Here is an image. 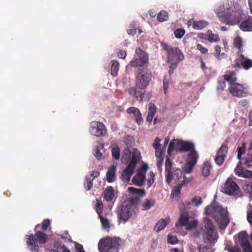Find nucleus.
I'll list each match as a JSON object with an SVG mask.
<instances>
[{
	"label": "nucleus",
	"mask_w": 252,
	"mask_h": 252,
	"mask_svg": "<svg viewBox=\"0 0 252 252\" xmlns=\"http://www.w3.org/2000/svg\"><path fill=\"white\" fill-rule=\"evenodd\" d=\"M222 192L230 196L238 197L241 196V191L239 186L231 178H228L223 185Z\"/></svg>",
	"instance_id": "nucleus-7"
},
{
	"label": "nucleus",
	"mask_w": 252,
	"mask_h": 252,
	"mask_svg": "<svg viewBox=\"0 0 252 252\" xmlns=\"http://www.w3.org/2000/svg\"><path fill=\"white\" fill-rule=\"evenodd\" d=\"M178 145H180V148L179 150L181 152H189L192 150H195L194 145L193 143L188 141L178 142Z\"/></svg>",
	"instance_id": "nucleus-19"
},
{
	"label": "nucleus",
	"mask_w": 252,
	"mask_h": 252,
	"mask_svg": "<svg viewBox=\"0 0 252 252\" xmlns=\"http://www.w3.org/2000/svg\"><path fill=\"white\" fill-rule=\"evenodd\" d=\"M212 164L209 161H205L202 169V175L204 177H207L210 175Z\"/></svg>",
	"instance_id": "nucleus-32"
},
{
	"label": "nucleus",
	"mask_w": 252,
	"mask_h": 252,
	"mask_svg": "<svg viewBox=\"0 0 252 252\" xmlns=\"http://www.w3.org/2000/svg\"><path fill=\"white\" fill-rule=\"evenodd\" d=\"M135 168V167L128 165L122 173V180L126 182L129 181Z\"/></svg>",
	"instance_id": "nucleus-23"
},
{
	"label": "nucleus",
	"mask_w": 252,
	"mask_h": 252,
	"mask_svg": "<svg viewBox=\"0 0 252 252\" xmlns=\"http://www.w3.org/2000/svg\"><path fill=\"white\" fill-rule=\"evenodd\" d=\"M156 111L155 106L153 103H150L148 108V115L146 118V121L148 122H152Z\"/></svg>",
	"instance_id": "nucleus-33"
},
{
	"label": "nucleus",
	"mask_w": 252,
	"mask_h": 252,
	"mask_svg": "<svg viewBox=\"0 0 252 252\" xmlns=\"http://www.w3.org/2000/svg\"><path fill=\"white\" fill-rule=\"evenodd\" d=\"M230 93L234 96L238 97H246L248 95V91L243 85L239 83L234 84L229 88Z\"/></svg>",
	"instance_id": "nucleus-14"
},
{
	"label": "nucleus",
	"mask_w": 252,
	"mask_h": 252,
	"mask_svg": "<svg viewBox=\"0 0 252 252\" xmlns=\"http://www.w3.org/2000/svg\"><path fill=\"white\" fill-rule=\"evenodd\" d=\"M192 202L194 203L196 206H198L202 203V199L199 196H195L192 199Z\"/></svg>",
	"instance_id": "nucleus-62"
},
{
	"label": "nucleus",
	"mask_w": 252,
	"mask_h": 252,
	"mask_svg": "<svg viewBox=\"0 0 252 252\" xmlns=\"http://www.w3.org/2000/svg\"><path fill=\"white\" fill-rule=\"evenodd\" d=\"M170 218L166 217L165 219H161L158 221L154 227V230L157 232H159L163 229L165 226L169 223Z\"/></svg>",
	"instance_id": "nucleus-26"
},
{
	"label": "nucleus",
	"mask_w": 252,
	"mask_h": 252,
	"mask_svg": "<svg viewBox=\"0 0 252 252\" xmlns=\"http://www.w3.org/2000/svg\"><path fill=\"white\" fill-rule=\"evenodd\" d=\"M90 132L97 137L104 136L107 133L105 125L99 122L93 121L90 123Z\"/></svg>",
	"instance_id": "nucleus-11"
},
{
	"label": "nucleus",
	"mask_w": 252,
	"mask_h": 252,
	"mask_svg": "<svg viewBox=\"0 0 252 252\" xmlns=\"http://www.w3.org/2000/svg\"><path fill=\"white\" fill-rule=\"evenodd\" d=\"M238 58L235 61L234 67L248 70L252 67V60L245 57L242 53L238 54Z\"/></svg>",
	"instance_id": "nucleus-12"
},
{
	"label": "nucleus",
	"mask_w": 252,
	"mask_h": 252,
	"mask_svg": "<svg viewBox=\"0 0 252 252\" xmlns=\"http://www.w3.org/2000/svg\"><path fill=\"white\" fill-rule=\"evenodd\" d=\"M95 209L96 213L98 214L99 217L101 216V214L102 213L103 209V205L101 201L97 200V204L96 205Z\"/></svg>",
	"instance_id": "nucleus-53"
},
{
	"label": "nucleus",
	"mask_w": 252,
	"mask_h": 252,
	"mask_svg": "<svg viewBox=\"0 0 252 252\" xmlns=\"http://www.w3.org/2000/svg\"><path fill=\"white\" fill-rule=\"evenodd\" d=\"M235 174L238 177L245 178H252V171L242 166V162L239 161L234 169Z\"/></svg>",
	"instance_id": "nucleus-17"
},
{
	"label": "nucleus",
	"mask_w": 252,
	"mask_h": 252,
	"mask_svg": "<svg viewBox=\"0 0 252 252\" xmlns=\"http://www.w3.org/2000/svg\"><path fill=\"white\" fill-rule=\"evenodd\" d=\"M168 19V13L163 10L160 11L157 15V19L159 22L167 21Z\"/></svg>",
	"instance_id": "nucleus-42"
},
{
	"label": "nucleus",
	"mask_w": 252,
	"mask_h": 252,
	"mask_svg": "<svg viewBox=\"0 0 252 252\" xmlns=\"http://www.w3.org/2000/svg\"><path fill=\"white\" fill-rule=\"evenodd\" d=\"M207 34L205 35L204 38L210 42H218L220 40L219 36L217 34L212 33L211 31H208Z\"/></svg>",
	"instance_id": "nucleus-36"
},
{
	"label": "nucleus",
	"mask_w": 252,
	"mask_h": 252,
	"mask_svg": "<svg viewBox=\"0 0 252 252\" xmlns=\"http://www.w3.org/2000/svg\"><path fill=\"white\" fill-rule=\"evenodd\" d=\"M189 182V180L186 178L184 177V179L182 181V182L180 184H178L177 186H176L173 191V193L176 194L178 195L180 193V190L183 187V186L187 183Z\"/></svg>",
	"instance_id": "nucleus-41"
},
{
	"label": "nucleus",
	"mask_w": 252,
	"mask_h": 252,
	"mask_svg": "<svg viewBox=\"0 0 252 252\" xmlns=\"http://www.w3.org/2000/svg\"><path fill=\"white\" fill-rule=\"evenodd\" d=\"M140 153L137 149H134L132 153V159L128 165L135 167L137 162L139 160Z\"/></svg>",
	"instance_id": "nucleus-30"
},
{
	"label": "nucleus",
	"mask_w": 252,
	"mask_h": 252,
	"mask_svg": "<svg viewBox=\"0 0 252 252\" xmlns=\"http://www.w3.org/2000/svg\"><path fill=\"white\" fill-rule=\"evenodd\" d=\"M240 29L244 32L252 31V17L249 16L243 21L239 26Z\"/></svg>",
	"instance_id": "nucleus-24"
},
{
	"label": "nucleus",
	"mask_w": 252,
	"mask_h": 252,
	"mask_svg": "<svg viewBox=\"0 0 252 252\" xmlns=\"http://www.w3.org/2000/svg\"><path fill=\"white\" fill-rule=\"evenodd\" d=\"M117 165H113L110 166L106 173V179L108 183H112L116 180V172Z\"/></svg>",
	"instance_id": "nucleus-22"
},
{
	"label": "nucleus",
	"mask_w": 252,
	"mask_h": 252,
	"mask_svg": "<svg viewBox=\"0 0 252 252\" xmlns=\"http://www.w3.org/2000/svg\"><path fill=\"white\" fill-rule=\"evenodd\" d=\"M73 243L75 244V249L77 252H85L81 244L76 242H74Z\"/></svg>",
	"instance_id": "nucleus-63"
},
{
	"label": "nucleus",
	"mask_w": 252,
	"mask_h": 252,
	"mask_svg": "<svg viewBox=\"0 0 252 252\" xmlns=\"http://www.w3.org/2000/svg\"><path fill=\"white\" fill-rule=\"evenodd\" d=\"M185 34V31L183 29H177L174 31V35L176 38L180 39Z\"/></svg>",
	"instance_id": "nucleus-52"
},
{
	"label": "nucleus",
	"mask_w": 252,
	"mask_h": 252,
	"mask_svg": "<svg viewBox=\"0 0 252 252\" xmlns=\"http://www.w3.org/2000/svg\"><path fill=\"white\" fill-rule=\"evenodd\" d=\"M219 227L220 229H224L228 225L230 220L227 211L223 208H218Z\"/></svg>",
	"instance_id": "nucleus-15"
},
{
	"label": "nucleus",
	"mask_w": 252,
	"mask_h": 252,
	"mask_svg": "<svg viewBox=\"0 0 252 252\" xmlns=\"http://www.w3.org/2000/svg\"><path fill=\"white\" fill-rule=\"evenodd\" d=\"M104 199L107 201H111L114 197V189L111 186L107 187L104 191Z\"/></svg>",
	"instance_id": "nucleus-29"
},
{
	"label": "nucleus",
	"mask_w": 252,
	"mask_h": 252,
	"mask_svg": "<svg viewBox=\"0 0 252 252\" xmlns=\"http://www.w3.org/2000/svg\"><path fill=\"white\" fill-rule=\"evenodd\" d=\"M225 158V157L217 155L216 157L215 158V161L218 165L220 166L223 163Z\"/></svg>",
	"instance_id": "nucleus-56"
},
{
	"label": "nucleus",
	"mask_w": 252,
	"mask_h": 252,
	"mask_svg": "<svg viewBox=\"0 0 252 252\" xmlns=\"http://www.w3.org/2000/svg\"><path fill=\"white\" fill-rule=\"evenodd\" d=\"M185 173H186L185 172L184 169L182 171L180 168H176L172 173V178L171 179V182L173 179H174L175 181H178L182 178V177L183 178H185L184 176Z\"/></svg>",
	"instance_id": "nucleus-31"
},
{
	"label": "nucleus",
	"mask_w": 252,
	"mask_h": 252,
	"mask_svg": "<svg viewBox=\"0 0 252 252\" xmlns=\"http://www.w3.org/2000/svg\"><path fill=\"white\" fill-rule=\"evenodd\" d=\"M165 166L166 181L167 183L169 184L171 183V179L172 178V173L173 172V163L168 157L166 158Z\"/></svg>",
	"instance_id": "nucleus-18"
},
{
	"label": "nucleus",
	"mask_w": 252,
	"mask_h": 252,
	"mask_svg": "<svg viewBox=\"0 0 252 252\" xmlns=\"http://www.w3.org/2000/svg\"><path fill=\"white\" fill-rule=\"evenodd\" d=\"M161 141V139H159L158 137H157L154 141V142L153 144V146L155 150L157 149L160 148V142Z\"/></svg>",
	"instance_id": "nucleus-61"
},
{
	"label": "nucleus",
	"mask_w": 252,
	"mask_h": 252,
	"mask_svg": "<svg viewBox=\"0 0 252 252\" xmlns=\"http://www.w3.org/2000/svg\"><path fill=\"white\" fill-rule=\"evenodd\" d=\"M151 79V75L150 73H139L136 78L135 87L131 88L136 89V91L145 90L149 85Z\"/></svg>",
	"instance_id": "nucleus-10"
},
{
	"label": "nucleus",
	"mask_w": 252,
	"mask_h": 252,
	"mask_svg": "<svg viewBox=\"0 0 252 252\" xmlns=\"http://www.w3.org/2000/svg\"><path fill=\"white\" fill-rule=\"evenodd\" d=\"M111 63V74L113 76L115 77L118 74V71L119 69V63L115 60H112Z\"/></svg>",
	"instance_id": "nucleus-40"
},
{
	"label": "nucleus",
	"mask_w": 252,
	"mask_h": 252,
	"mask_svg": "<svg viewBox=\"0 0 252 252\" xmlns=\"http://www.w3.org/2000/svg\"><path fill=\"white\" fill-rule=\"evenodd\" d=\"M99 218L100 219L103 228L105 229H109L110 228L109 220L107 219L104 218L102 216H100Z\"/></svg>",
	"instance_id": "nucleus-48"
},
{
	"label": "nucleus",
	"mask_w": 252,
	"mask_h": 252,
	"mask_svg": "<svg viewBox=\"0 0 252 252\" xmlns=\"http://www.w3.org/2000/svg\"><path fill=\"white\" fill-rule=\"evenodd\" d=\"M50 220L49 219H45L43 220L41 224H37L35 227L36 228V229H40L45 231L48 229L49 225H50Z\"/></svg>",
	"instance_id": "nucleus-38"
},
{
	"label": "nucleus",
	"mask_w": 252,
	"mask_h": 252,
	"mask_svg": "<svg viewBox=\"0 0 252 252\" xmlns=\"http://www.w3.org/2000/svg\"><path fill=\"white\" fill-rule=\"evenodd\" d=\"M86 181H87V185L86 187V189L87 190H90L91 189L93 185V181L94 179H92L91 177H88V176L86 177Z\"/></svg>",
	"instance_id": "nucleus-57"
},
{
	"label": "nucleus",
	"mask_w": 252,
	"mask_h": 252,
	"mask_svg": "<svg viewBox=\"0 0 252 252\" xmlns=\"http://www.w3.org/2000/svg\"><path fill=\"white\" fill-rule=\"evenodd\" d=\"M244 16L241 7L236 4L233 7H227L226 14L220 15V20L226 25H234L239 23Z\"/></svg>",
	"instance_id": "nucleus-2"
},
{
	"label": "nucleus",
	"mask_w": 252,
	"mask_h": 252,
	"mask_svg": "<svg viewBox=\"0 0 252 252\" xmlns=\"http://www.w3.org/2000/svg\"><path fill=\"white\" fill-rule=\"evenodd\" d=\"M192 235L195 238H199L201 235L203 242L210 245L214 244L218 239V232L213 222L207 218L204 219L199 228L195 230Z\"/></svg>",
	"instance_id": "nucleus-1"
},
{
	"label": "nucleus",
	"mask_w": 252,
	"mask_h": 252,
	"mask_svg": "<svg viewBox=\"0 0 252 252\" xmlns=\"http://www.w3.org/2000/svg\"><path fill=\"white\" fill-rule=\"evenodd\" d=\"M35 234L27 235L26 237L28 248L32 252H39V244H44L47 242L48 240V237L45 234V231L40 229H36L34 228Z\"/></svg>",
	"instance_id": "nucleus-3"
},
{
	"label": "nucleus",
	"mask_w": 252,
	"mask_h": 252,
	"mask_svg": "<svg viewBox=\"0 0 252 252\" xmlns=\"http://www.w3.org/2000/svg\"><path fill=\"white\" fill-rule=\"evenodd\" d=\"M234 45L235 47L239 50L238 52V54L240 53H242L243 49H242V41L241 38H236L234 40Z\"/></svg>",
	"instance_id": "nucleus-45"
},
{
	"label": "nucleus",
	"mask_w": 252,
	"mask_h": 252,
	"mask_svg": "<svg viewBox=\"0 0 252 252\" xmlns=\"http://www.w3.org/2000/svg\"><path fill=\"white\" fill-rule=\"evenodd\" d=\"M168 242L172 245L177 244L178 242L176 237L172 235H168Z\"/></svg>",
	"instance_id": "nucleus-58"
},
{
	"label": "nucleus",
	"mask_w": 252,
	"mask_h": 252,
	"mask_svg": "<svg viewBox=\"0 0 252 252\" xmlns=\"http://www.w3.org/2000/svg\"><path fill=\"white\" fill-rule=\"evenodd\" d=\"M225 250L228 251V252H241L240 248L237 245L234 246L227 245L225 246Z\"/></svg>",
	"instance_id": "nucleus-46"
},
{
	"label": "nucleus",
	"mask_w": 252,
	"mask_h": 252,
	"mask_svg": "<svg viewBox=\"0 0 252 252\" xmlns=\"http://www.w3.org/2000/svg\"><path fill=\"white\" fill-rule=\"evenodd\" d=\"M196 49L199 50L203 54H206L208 53V49L200 44L197 45Z\"/></svg>",
	"instance_id": "nucleus-60"
},
{
	"label": "nucleus",
	"mask_w": 252,
	"mask_h": 252,
	"mask_svg": "<svg viewBox=\"0 0 252 252\" xmlns=\"http://www.w3.org/2000/svg\"><path fill=\"white\" fill-rule=\"evenodd\" d=\"M127 190L130 193L132 194H139L142 197L145 196L146 195V192L144 189L129 187Z\"/></svg>",
	"instance_id": "nucleus-37"
},
{
	"label": "nucleus",
	"mask_w": 252,
	"mask_h": 252,
	"mask_svg": "<svg viewBox=\"0 0 252 252\" xmlns=\"http://www.w3.org/2000/svg\"><path fill=\"white\" fill-rule=\"evenodd\" d=\"M245 164L248 167H251L252 166V154L250 155H249L246 158V160L245 161Z\"/></svg>",
	"instance_id": "nucleus-59"
},
{
	"label": "nucleus",
	"mask_w": 252,
	"mask_h": 252,
	"mask_svg": "<svg viewBox=\"0 0 252 252\" xmlns=\"http://www.w3.org/2000/svg\"><path fill=\"white\" fill-rule=\"evenodd\" d=\"M145 179V173H142L140 171H137L136 174L132 178V182L134 185L141 187Z\"/></svg>",
	"instance_id": "nucleus-21"
},
{
	"label": "nucleus",
	"mask_w": 252,
	"mask_h": 252,
	"mask_svg": "<svg viewBox=\"0 0 252 252\" xmlns=\"http://www.w3.org/2000/svg\"><path fill=\"white\" fill-rule=\"evenodd\" d=\"M112 155L113 158L116 160H118L120 158V150L118 147L116 146L112 149Z\"/></svg>",
	"instance_id": "nucleus-47"
},
{
	"label": "nucleus",
	"mask_w": 252,
	"mask_h": 252,
	"mask_svg": "<svg viewBox=\"0 0 252 252\" xmlns=\"http://www.w3.org/2000/svg\"><path fill=\"white\" fill-rule=\"evenodd\" d=\"M198 225V221L197 220H193L190 222H188L186 225V229L190 230L195 229Z\"/></svg>",
	"instance_id": "nucleus-49"
},
{
	"label": "nucleus",
	"mask_w": 252,
	"mask_h": 252,
	"mask_svg": "<svg viewBox=\"0 0 252 252\" xmlns=\"http://www.w3.org/2000/svg\"><path fill=\"white\" fill-rule=\"evenodd\" d=\"M155 174L153 171H151L149 173V177L147 180L148 188L151 187L152 184L155 182Z\"/></svg>",
	"instance_id": "nucleus-50"
},
{
	"label": "nucleus",
	"mask_w": 252,
	"mask_h": 252,
	"mask_svg": "<svg viewBox=\"0 0 252 252\" xmlns=\"http://www.w3.org/2000/svg\"><path fill=\"white\" fill-rule=\"evenodd\" d=\"M199 158L196 150H192L187 157V162L184 166V170L186 173H190L193 170Z\"/></svg>",
	"instance_id": "nucleus-8"
},
{
	"label": "nucleus",
	"mask_w": 252,
	"mask_h": 252,
	"mask_svg": "<svg viewBox=\"0 0 252 252\" xmlns=\"http://www.w3.org/2000/svg\"><path fill=\"white\" fill-rule=\"evenodd\" d=\"M128 93L130 95L140 101H148L151 97L150 93L146 92L144 90L136 91V89L129 88Z\"/></svg>",
	"instance_id": "nucleus-13"
},
{
	"label": "nucleus",
	"mask_w": 252,
	"mask_h": 252,
	"mask_svg": "<svg viewBox=\"0 0 252 252\" xmlns=\"http://www.w3.org/2000/svg\"><path fill=\"white\" fill-rule=\"evenodd\" d=\"M161 46L168 54L167 61L168 63L175 61L170 64L169 68L174 70L177 66L179 62L184 59V56L178 48H173L165 42H162Z\"/></svg>",
	"instance_id": "nucleus-4"
},
{
	"label": "nucleus",
	"mask_w": 252,
	"mask_h": 252,
	"mask_svg": "<svg viewBox=\"0 0 252 252\" xmlns=\"http://www.w3.org/2000/svg\"><path fill=\"white\" fill-rule=\"evenodd\" d=\"M188 26L192 25V27L194 29L201 30L207 26L208 25V22L203 20L196 21L189 20L188 22Z\"/></svg>",
	"instance_id": "nucleus-25"
},
{
	"label": "nucleus",
	"mask_w": 252,
	"mask_h": 252,
	"mask_svg": "<svg viewBox=\"0 0 252 252\" xmlns=\"http://www.w3.org/2000/svg\"><path fill=\"white\" fill-rule=\"evenodd\" d=\"M127 112L129 114H133L135 117V121L138 125H140L143 123V120L139 110L135 107H129L127 109Z\"/></svg>",
	"instance_id": "nucleus-20"
},
{
	"label": "nucleus",
	"mask_w": 252,
	"mask_h": 252,
	"mask_svg": "<svg viewBox=\"0 0 252 252\" xmlns=\"http://www.w3.org/2000/svg\"><path fill=\"white\" fill-rule=\"evenodd\" d=\"M133 200H130L125 205L123 206L118 212V219L124 222L127 221L132 216L136 213L137 206Z\"/></svg>",
	"instance_id": "nucleus-6"
},
{
	"label": "nucleus",
	"mask_w": 252,
	"mask_h": 252,
	"mask_svg": "<svg viewBox=\"0 0 252 252\" xmlns=\"http://www.w3.org/2000/svg\"><path fill=\"white\" fill-rule=\"evenodd\" d=\"M49 252H71L63 244L59 242L55 243L54 249H51Z\"/></svg>",
	"instance_id": "nucleus-27"
},
{
	"label": "nucleus",
	"mask_w": 252,
	"mask_h": 252,
	"mask_svg": "<svg viewBox=\"0 0 252 252\" xmlns=\"http://www.w3.org/2000/svg\"><path fill=\"white\" fill-rule=\"evenodd\" d=\"M156 203V200L154 199H145L142 203V210H148L152 206H154Z\"/></svg>",
	"instance_id": "nucleus-34"
},
{
	"label": "nucleus",
	"mask_w": 252,
	"mask_h": 252,
	"mask_svg": "<svg viewBox=\"0 0 252 252\" xmlns=\"http://www.w3.org/2000/svg\"><path fill=\"white\" fill-rule=\"evenodd\" d=\"M178 142H180L178 139H173L170 141L167 150V153L169 155H170L174 151L176 145L177 146H180V145H178Z\"/></svg>",
	"instance_id": "nucleus-43"
},
{
	"label": "nucleus",
	"mask_w": 252,
	"mask_h": 252,
	"mask_svg": "<svg viewBox=\"0 0 252 252\" xmlns=\"http://www.w3.org/2000/svg\"><path fill=\"white\" fill-rule=\"evenodd\" d=\"M238 236L239 242L243 249L244 252H252V248L249 240V235L246 232H240Z\"/></svg>",
	"instance_id": "nucleus-16"
},
{
	"label": "nucleus",
	"mask_w": 252,
	"mask_h": 252,
	"mask_svg": "<svg viewBox=\"0 0 252 252\" xmlns=\"http://www.w3.org/2000/svg\"><path fill=\"white\" fill-rule=\"evenodd\" d=\"M135 53L137 56L138 58L132 60L128 65L131 67L142 66L145 64L147 63L148 61V56L142 51L140 48H137L135 50Z\"/></svg>",
	"instance_id": "nucleus-9"
},
{
	"label": "nucleus",
	"mask_w": 252,
	"mask_h": 252,
	"mask_svg": "<svg viewBox=\"0 0 252 252\" xmlns=\"http://www.w3.org/2000/svg\"><path fill=\"white\" fill-rule=\"evenodd\" d=\"M246 143L243 142L241 143V145H239L237 151V158L239 160L242 159V156L246 153Z\"/></svg>",
	"instance_id": "nucleus-39"
},
{
	"label": "nucleus",
	"mask_w": 252,
	"mask_h": 252,
	"mask_svg": "<svg viewBox=\"0 0 252 252\" xmlns=\"http://www.w3.org/2000/svg\"><path fill=\"white\" fill-rule=\"evenodd\" d=\"M244 189L246 193L250 194L252 197V181L245 184Z\"/></svg>",
	"instance_id": "nucleus-54"
},
{
	"label": "nucleus",
	"mask_w": 252,
	"mask_h": 252,
	"mask_svg": "<svg viewBox=\"0 0 252 252\" xmlns=\"http://www.w3.org/2000/svg\"><path fill=\"white\" fill-rule=\"evenodd\" d=\"M163 89L164 91V93L166 94L168 88V84H169V79L166 78L165 76L163 79Z\"/></svg>",
	"instance_id": "nucleus-64"
},
{
	"label": "nucleus",
	"mask_w": 252,
	"mask_h": 252,
	"mask_svg": "<svg viewBox=\"0 0 252 252\" xmlns=\"http://www.w3.org/2000/svg\"><path fill=\"white\" fill-rule=\"evenodd\" d=\"M119 239L107 237L100 239L98 244L100 252H118Z\"/></svg>",
	"instance_id": "nucleus-5"
},
{
	"label": "nucleus",
	"mask_w": 252,
	"mask_h": 252,
	"mask_svg": "<svg viewBox=\"0 0 252 252\" xmlns=\"http://www.w3.org/2000/svg\"><path fill=\"white\" fill-rule=\"evenodd\" d=\"M228 152V146L226 144H222L217 152V155L223 157H226Z\"/></svg>",
	"instance_id": "nucleus-44"
},
{
	"label": "nucleus",
	"mask_w": 252,
	"mask_h": 252,
	"mask_svg": "<svg viewBox=\"0 0 252 252\" xmlns=\"http://www.w3.org/2000/svg\"><path fill=\"white\" fill-rule=\"evenodd\" d=\"M130 29L128 30L127 32V33L129 35H134L136 33L137 30L138 31V32L139 33H140L142 32V31L140 29H137L135 28V24H131L130 25Z\"/></svg>",
	"instance_id": "nucleus-51"
},
{
	"label": "nucleus",
	"mask_w": 252,
	"mask_h": 252,
	"mask_svg": "<svg viewBox=\"0 0 252 252\" xmlns=\"http://www.w3.org/2000/svg\"><path fill=\"white\" fill-rule=\"evenodd\" d=\"M189 220V216L187 213L182 212L179 220L175 224L176 227L186 226Z\"/></svg>",
	"instance_id": "nucleus-28"
},
{
	"label": "nucleus",
	"mask_w": 252,
	"mask_h": 252,
	"mask_svg": "<svg viewBox=\"0 0 252 252\" xmlns=\"http://www.w3.org/2000/svg\"><path fill=\"white\" fill-rule=\"evenodd\" d=\"M216 12L218 14L219 18L220 15L226 14L224 5H220L218 6L216 9Z\"/></svg>",
	"instance_id": "nucleus-55"
},
{
	"label": "nucleus",
	"mask_w": 252,
	"mask_h": 252,
	"mask_svg": "<svg viewBox=\"0 0 252 252\" xmlns=\"http://www.w3.org/2000/svg\"><path fill=\"white\" fill-rule=\"evenodd\" d=\"M224 79L227 82H229L230 84L233 85L237 81L236 77V73L234 71H231L228 74H225L224 75Z\"/></svg>",
	"instance_id": "nucleus-35"
}]
</instances>
